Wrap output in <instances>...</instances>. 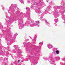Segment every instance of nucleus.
<instances>
[{"label": "nucleus", "mask_w": 65, "mask_h": 65, "mask_svg": "<svg viewBox=\"0 0 65 65\" xmlns=\"http://www.w3.org/2000/svg\"><path fill=\"white\" fill-rule=\"evenodd\" d=\"M55 52L57 54H59V52L58 50L56 51Z\"/></svg>", "instance_id": "1"}, {"label": "nucleus", "mask_w": 65, "mask_h": 65, "mask_svg": "<svg viewBox=\"0 0 65 65\" xmlns=\"http://www.w3.org/2000/svg\"><path fill=\"white\" fill-rule=\"evenodd\" d=\"M19 62H20V61L19 60H18V63H19Z\"/></svg>", "instance_id": "2"}, {"label": "nucleus", "mask_w": 65, "mask_h": 65, "mask_svg": "<svg viewBox=\"0 0 65 65\" xmlns=\"http://www.w3.org/2000/svg\"><path fill=\"white\" fill-rule=\"evenodd\" d=\"M26 8V9H28V8Z\"/></svg>", "instance_id": "3"}, {"label": "nucleus", "mask_w": 65, "mask_h": 65, "mask_svg": "<svg viewBox=\"0 0 65 65\" xmlns=\"http://www.w3.org/2000/svg\"><path fill=\"white\" fill-rule=\"evenodd\" d=\"M38 25V24H37V25Z\"/></svg>", "instance_id": "4"}]
</instances>
